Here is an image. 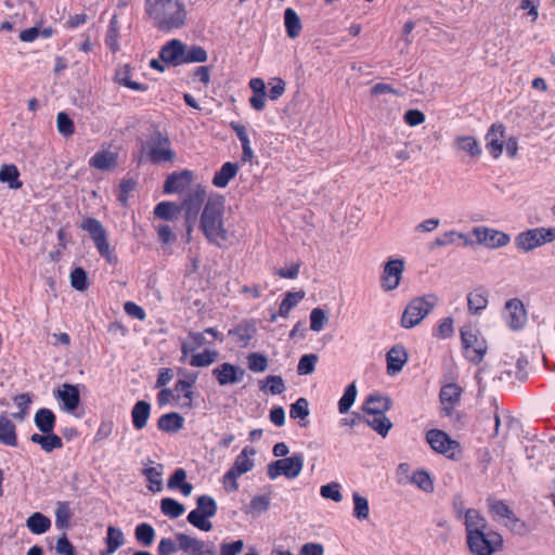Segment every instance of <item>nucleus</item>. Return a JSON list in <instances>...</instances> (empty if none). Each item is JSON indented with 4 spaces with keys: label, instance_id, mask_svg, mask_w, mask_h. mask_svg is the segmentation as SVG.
Listing matches in <instances>:
<instances>
[{
    "label": "nucleus",
    "instance_id": "b1692460",
    "mask_svg": "<svg viewBox=\"0 0 555 555\" xmlns=\"http://www.w3.org/2000/svg\"><path fill=\"white\" fill-rule=\"evenodd\" d=\"M452 145L457 153H465L470 158H478L482 153L479 142L473 135H459Z\"/></svg>",
    "mask_w": 555,
    "mask_h": 555
},
{
    "label": "nucleus",
    "instance_id": "de8ad7c7",
    "mask_svg": "<svg viewBox=\"0 0 555 555\" xmlns=\"http://www.w3.org/2000/svg\"><path fill=\"white\" fill-rule=\"evenodd\" d=\"M209 516H204L203 512L198 508L191 511L186 517L188 521L195 528L208 532L212 529V522Z\"/></svg>",
    "mask_w": 555,
    "mask_h": 555
},
{
    "label": "nucleus",
    "instance_id": "423d86ee",
    "mask_svg": "<svg viewBox=\"0 0 555 555\" xmlns=\"http://www.w3.org/2000/svg\"><path fill=\"white\" fill-rule=\"evenodd\" d=\"M553 242H555V228L544 227L528 229L514 238L515 247L526 254Z\"/></svg>",
    "mask_w": 555,
    "mask_h": 555
},
{
    "label": "nucleus",
    "instance_id": "e433bc0d",
    "mask_svg": "<svg viewBox=\"0 0 555 555\" xmlns=\"http://www.w3.org/2000/svg\"><path fill=\"white\" fill-rule=\"evenodd\" d=\"M116 154L111 151H99L90 159V166L100 170H108L116 166Z\"/></svg>",
    "mask_w": 555,
    "mask_h": 555
},
{
    "label": "nucleus",
    "instance_id": "c756f323",
    "mask_svg": "<svg viewBox=\"0 0 555 555\" xmlns=\"http://www.w3.org/2000/svg\"><path fill=\"white\" fill-rule=\"evenodd\" d=\"M151 415V404L145 400L138 401L131 410L133 427L137 430L143 429Z\"/></svg>",
    "mask_w": 555,
    "mask_h": 555
},
{
    "label": "nucleus",
    "instance_id": "1a4fd4ad",
    "mask_svg": "<svg viewBox=\"0 0 555 555\" xmlns=\"http://www.w3.org/2000/svg\"><path fill=\"white\" fill-rule=\"evenodd\" d=\"M462 347L465 350V358L472 363L478 364L487 352V343L479 338L478 331L470 325L463 326L460 331Z\"/></svg>",
    "mask_w": 555,
    "mask_h": 555
},
{
    "label": "nucleus",
    "instance_id": "39448f33",
    "mask_svg": "<svg viewBox=\"0 0 555 555\" xmlns=\"http://www.w3.org/2000/svg\"><path fill=\"white\" fill-rule=\"evenodd\" d=\"M255 455V448L246 446L235 457L233 465L222 477V483L224 485L227 491L235 492L238 490L237 479L244 474H247L254 469Z\"/></svg>",
    "mask_w": 555,
    "mask_h": 555
},
{
    "label": "nucleus",
    "instance_id": "bf43d9fd",
    "mask_svg": "<svg viewBox=\"0 0 555 555\" xmlns=\"http://www.w3.org/2000/svg\"><path fill=\"white\" fill-rule=\"evenodd\" d=\"M304 292L287 293L280 305L279 313L286 317L288 312L304 298Z\"/></svg>",
    "mask_w": 555,
    "mask_h": 555
},
{
    "label": "nucleus",
    "instance_id": "79ce46f5",
    "mask_svg": "<svg viewBox=\"0 0 555 555\" xmlns=\"http://www.w3.org/2000/svg\"><path fill=\"white\" fill-rule=\"evenodd\" d=\"M73 512L68 502H57L55 509V525L59 529L66 530L69 527V521Z\"/></svg>",
    "mask_w": 555,
    "mask_h": 555
},
{
    "label": "nucleus",
    "instance_id": "a18cd8bd",
    "mask_svg": "<svg viewBox=\"0 0 555 555\" xmlns=\"http://www.w3.org/2000/svg\"><path fill=\"white\" fill-rule=\"evenodd\" d=\"M155 529L147 522L139 524L134 530L137 541L143 546H150L155 539Z\"/></svg>",
    "mask_w": 555,
    "mask_h": 555
},
{
    "label": "nucleus",
    "instance_id": "393cba45",
    "mask_svg": "<svg viewBox=\"0 0 555 555\" xmlns=\"http://www.w3.org/2000/svg\"><path fill=\"white\" fill-rule=\"evenodd\" d=\"M114 82L134 91L145 92L147 86L132 80V69L129 64L118 66L114 74Z\"/></svg>",
    "mask_w": 555,
    "mask_h": 555
},
{
    "label": "nucleus",
    "instance_id": "f8f14e48",
    "mask_svg": "<svg viewBox=\"0 0 555 555\" xmlns=\"http://www.w3.org/2000/svg\"><path fill=\"white\" fill-rule=\"evenodd\" d=\"M179 550L188 555H217V547L212 541H204L186 533H177Z\"/></svg>",
    "mask_w": 555,
    "mask_h": 555
},
{
    "label": "nucleus",
    "instance_id": "c03bdc74",
    "mask_svg": "<svg viewBox=\"0 0 555 555\" xmlns=\"http://www.w3.org/2000/svg\"><path fill=\"white\" fill-rule=\"evenodd\" d=\"M160 511L164 515L175 519L180 517L185 512V507L175 499L164 498L160 501Z\"/></svg>",
    "mask_w": 555,
    "mask_h": 555
},
{
    "label": "nucleus",
    "instance_id": "cd10ccee",
    "mask_svg": "<svg viewBox=\"0 0 555 555\" xmlns=\"http://www.w3.org/2000/svg\"><path fill=\"white\" fill-rule=\"evenodd\" d=\"M30 441L39 444L47 453L63 448L62 439L57 435L53 434V431H50V434H33L30 436Z\"/></svg>",
    "mask_w": 555,
    "mask_h": 555
},
{
    "label": "nucleus",
    "instance_id": "20e7f679",
    "mask_svg": "<svg viewBox=\"0 0 555 555\" xmlns=\"http://www.w3.org/2000/svg\"><path fill=\"white\" fill-rule=\"evenodd\" d=\"M438 298L434 294H427L413 298L401 315L400 324L403 328H412L418 325L435 308Z\"/></svg>",
    "mask_w": 555,
    "mask_h": 555
},
{
    "label": "nucleus",
    "instance_id": "72a5a7b5",
    "mask_svg": "<svg viewBox=\"0 0 555 555\" xmlns=\"http://www.w3.org/2000/svg\"><path fill=\"white\" fill-rule=\"evenodd\" d=\"M256 334V326L251 322H245L229 331V335L236 337L240 347H246Z\"/></svg>",
    "mask_w": 555,
    "mask_h": 555
},
{
    "label": "nucleus",
    "instance_id": "ea45409f",
    "mask_svg": "<svg viewBox=\"0 0 555 555\" xmlns=\"http://www.w3.org/2000/svg\"><path fill=\"white\" fill-rule=\"evenodd\" d=\"M455 237L463 240L464 245H466V246H469L473 244V242L467 237L466 234L457 232L455 230H450V231L443 233L441 236L437 237L433 242L431 248L451 245L455 242Z\"/></svg>",
    "mask_w": 555,
    "mask_h": 555
},
{
    "label": "nucleus",
    "instance_id": "3c124183",
    "mask_svg": "<svg viewBox=\"0 0 555 555\" xmlns=\"http://www.w3.org/2000/svg\"><path fill=\"white\" fill-rule=\"evenodd\" d=\"M412 483L426 493L434 492V481L427 470L421 469L413 473L411 477Z\"/></svg>",
    "mask_w": 555,
    "mask_h": 555
},
{
    "label": "nucleus",
    "instance_id": "f257e3e1",
    "mask_svg": "<svg viewBox=\"0 0 555 555\" xmlns=\"http://www.w3.org/2000/svg\"><path fill=\"white\" fill-rule=\"evenodd\" d=\"M465 541L470 555H495L504 547L502 534L488 526L487 519L475 508L464 515Z\"/></svg>",
    "mask_w": 555,
    "mask_h": 555
},
{
    "label": "nucleus",
    "instance_id": "473e14b6",
    "mask_svg": "<svg viewBox=\"0 0 555 555\" xmlns=\"http://www.w3.org/2000/svg\"><path fill=\"white\" fill-rule=\"evenodd\" d=\"M238 171V166L234 163L227 162L222 165L212 178V184L217 188H225Z\"/></svg>",
    "mask_w": 555,
    "mask_h": 555
},
{
    "label": "nucleus",
    "instance_id": "5701e85b",
    "mask_svg": "<svg viewBox=\"0 0 555 555\" xmlns=\"http://www.w3.org/2000/svg\"><path fill=\"white\" fill-rule=\"evenodd\" d=\"M55 397L62 402L63 409L67 412H73L80 403L79 390L77 386L72 384H63Z\"/></svg>",
    "mask_w": 555,
    "mask_h": 555
},
{
    "label": "nucleus",
    "instance_id": "0eeeda50",
    "mask_svg": "<svg viewBox=\"0 0 555 555\" xmlns=\"http://www.w3.org/2000/svg\"><path fill=\"white\" fill-rule=\"evenodd\" d=\"M142 153H146L153 164L171 163L176 158L168 135L160 131H154L150 135L142 149Z\"/></svg>",
    "mask_w": 555,
    "mask_h": 555
},
{
    "label": "nucleus",
    "instance_id": "338daca9",
    "mask_svg": "<svg viewBox=\"0 0 555 555\" xmlns=\"http://www.w3.org/2000/svg\"><path fill=\"white\" fill-rule=\"evenodd\" d=\"M503 525L519 535H525L528 532L526 522L519 519L514 513L511 515V518L503 521Z\"/></svg>",
    "mask_w": 555,
    "mask_h": 555
},
{
    "label": "nucleus",
    "instance_id": "f03ea898",
    "mask_svg": "<svg viewBox=\"0 0 555 555\" xmlns=\"http://www.w3.org/2000/svg\"><path fill=\"white\" fill-rule=\"evenodd\" d=\"M224 212V196L214 194L207 198L199 217V230L209 244L218 247H221L229 240Z\"/></svg>",
    "mask_w": 555,
    "mask_h": 555
},
{
    "label": "nucleus",
    "instance_id": "aec40b11",
    "mask_svg": "<svg viewBox=\"0 0 555 555\" xmlns=\"http://www.w3.org/2000/svg\"><path fill=\"white\" fill-rule=\"evenodd\" d=\"M159 59L163 63L179 66L183 64V42L179 39H172L167 42L159 51Z\"/></svg>",
    "mask_w": 555,
    "mask_h": 555
},
{
    "label": "nucleus",
    "instance_id": "680f3d73",
    "mask_svg": "<svg viewBox=\"0 0 555 555\" xmlns=\"http://www.w3.org/2000/svg\"><path fill=\"white\" fill-rule=\"evenodd\" d=\"M261 390H269L272 395H281L285 390V384L281 376L269 375L264 379Z\"/></svg>",
    "mask_w": 555,
    "mask_h": 555
},
{
    "label": "nucleus",
    "instance_id": "13d9d810",
    "mask_svg": "<svg viewBox=\"0 0 555 555\" xmlns=\"http://www.w3.org/2000/svg\"><path fill=\"white\" fill-rule=\"evenodd\" d=\"M196 508L203 512L204 516H209L211 518L217 514L218 505L214 498L209 495H201L196 500Z\"/></svg>",
    "mask_w": 555,
    "mask_h": 555
},
{
    "label": "nucleus",
    "instance_id": "8fccbe9b",
    "mask_svg": "<svg viewBox=\"0 0 555 555\" xmlns=\"http://www.w3.org/2000/svg\"><path fill=\"white\" fill-rule=\"evenodd\" d=\"M357 393L358 390L354 382L346 387L343 397L338 401V411L340 414H346L350 410L356 401Z\"/></svg>",
    "mask_w": 555,
    "mask_h": 555
},
{
    "label": "nucleus",
    "instance_id": "a878e982",
    "mask_svg": "<svg viewBox=\"0 0 555 555\" xmlns=\"http://www.w3.org/2000/svg\"><path fill=\"white\" fill-rule=\"evenodd\" d=\"M363 422L374 431L385 438L392 428V422L386 416V413L370 414L364 413Z\"/></svg>",
    "mask_w": 555,
    "mask_h": 555
},
{
    "label": "nucleus",
    "instance_id": "a19ab883",
    "mask_svg": "<svg viewBox=\"0 0 555 555\" xmlns=\"http://www.w3.org/2000/svg\"><path fill=\"white\" fill-rule=\"evenodd\" d=\"M284 21L288 37H298L301 30V23L298 14L293 9L287 8L284 13Z\"/></svg>",
    "mask_w": 555,
    "mask_h": 555
},
{
    "label": "nucleus",
    "instance_id": "a211bd4d",
    "mask_svg": "<svg viewBox=\"0 0 555 555\" xmlns=\"http://www.w3.org/2000/svg\"><path fill=\"white\" fill-rule=\"evenodd\" d=\"M244 370L232 363L224 362L212 370V375L220 386L241 383L244 378Z\"/></svg>",
    "mask_w": 555,
    "mask_h": 555
},
{
    "label": "nucleus",
    "instance_id": "7c9ffc66",
    "mask_svg": "<svg viewBox=\"0 0 555 555\" xmlns=\"http://www.w3.org/2000/svg\"><path fill=\"white\" fill-rule=\"evenodd\" d=\"M184 424V418L177 412L162 415L157 421V427L162 431L178 433Z\"/></svg>",
    "mask_w": 555,
    "mask_h": 555
},
{
    "label": "nucleus",
    "instance_id": "5fc2aeb1",
    "mask_svg": "<svg viewBox=\"0 0 555 555\" xmlns=\"http://www.w3.org/2000/svg\"><path fill=\"white\" fill-rule=\"evenodd\" d=\"M194 380L188 382L184 379H179L175 385V391L183 395L184 401L182 402V406L192 408L193 406V390L192 385Z\"/></svg>",
    "mask_w": 555,
    "mask_h": 555
},
{
    "label": "nucleus",
    "instance_id": "2f4dec72",
    "mask_svg": "<svg viewBox=\"0 0 555 555\" xmlns=\"http://www.w3.org/2000/svg\"><path fill=\"white\" fill-rule=\"evenodd\" d=\"M35 425L42 434H50L53 431L56 417L50 409H39L34 417Z\"/></svg>",
    "mask_w": 555,
    "mask_h": 555
},
{
    "label": "nucleus",
    "instance_id": "c9c22d12",
    "mask_svg": "<svg viewBox=\"0 0 555 555\" xmlns=\"http://www.w3.org/2000/svg\"><path fill=\"white\" fill-rule=\"evenodd\" d=\"M20 172L15 165L13 164H4L0 168V182L8 183L10 189H21L23 186L22 181H20Z\"/></svg>",
    "mask_w": 555,
    "mask_h": 555
},
{
    "label": "nucleus",
    "instance_id": "9d476101",
    "mask_svg": "<svg viewBox=\"0 0 555 555\" xmlns=\"http://www.w3.org/2000/svg\"><path fill=\"white\" fill-rule=\"evenodd\" d=\"M304 459L301 454H294L289 457L279 459L268 464V477L272 480L280 476L294 479L302 470Z\"/></svg>",
    "mask_w": 555,
    "mask_h": 555
},
{
    "label": "nucleus",
    "instance_id": "4c0bfd02",
    "mask_svg": "<svg viewBox=\"0 0 555 555\" xmlns=\"http://www.w3.org/2000/svg\"><path fill=\"white\" fill-rule=\"evenodd\" d=\"M461 396L462 388L456 384L444 385L439 393L441 404H459Z\"/></svg>",
    "mask_w": 555,
    "mask_h": 555
},
{
    "label": "nucleus",
    "instance_id": "09e8293b",
    "mask_svg": "<svg viewBox=\"0 0 555 555\" xmlns=\"http://www.w3.org/2000/svg\"><path fill=\"white\" fill-rule=\"evenodd\" d=\"M353 516L359 520H365L370 515V506L366 498L361 495L359 492H353Z\"/></svg>",
    "mask_w": 555,
    "mask_h": 555
},
{
    "label": "nucleus",
    "instance_id": "bb28decb",
    "mask_svg": "<svg viewBox=\"0 0 555 555\" xmlns=\"http://www.w3.org/2000/svg\"><path fill=\"white\" fill-rule=\"evenodd\" d=\"M0 443L7 447H17V434L15 424L5 414H0Z\"/></svg>",
    "mask_w": 555,
    "mask_h": 555
},
{
    "label": "nucleus",
    "instance_id": "774afa93",
    "mask_svg": "<svg viewBox=\"0 0 555 555\" xmlns=\"http://www.w3.org/2000/svg\"><path fill=\"white\" fill-rule=\"evenodd\" d=\"M503 525L519 535H525L528 532L526 522L519 519L514 513L511 515V518L503 521Z\"/></svg>",
    "mask_w": 555,
    "mask_h": 555
},
{
    "label": "nucleus",
    "instance_id": "6e6552de",
    "mask_svg": "<svg viewBox=\"0 0 555 555\" xmlns=\"http://www.w3.org/2000/svg\"><path fill=\"white\" fill-rule=\"evenodd\" d=\"M80 227L82 230L87 231L90 234L99 254L108 263H116L117 258L111 249V246L107 241L106 231H105L103 224L101 223V221H99L95 218L89 217V218L83 219Z\"/></svg>",
    "mask_w": 555,
    "mask_h": 555
},
{
    "label": "nucleus",
    "instance_id": "7ed1b4c3",
    "mask_svg": "<svg viewBox=\"0 0 555 555\" xmlns=\"http://www.w3.org/2000/svg\"><path fill=\"white\" fill-rule=\"evenodd\" d=\"M145 11L160 31H171L186 24L188 11L181 0H145Z\"/></svg>",
    "mask_w": 555,
    "mask_h": 555
},
{
    "label": "nucleus",
    "instance_id": "f704fd0d",
    "mask_svg": "<svg viewBox=\"0 0 555 555\" xmlns=\"http://www.w3.org/2000/svg\"><path fill=\"white\" fill-rule=\"evenodd\" d=\"M26 526L34 534H42L51 528V520L46 515L35 512L27 518Z\"/></svg>",
    "mask_w": 555,
    "mask_h": 555
},
{
    "label": "nucleus",
    "instance_id": "2eb2a0df",
    "mask_svg": "<svg viewBox=\"0 0 555 555\" xmlns=\"http://www.w3.org/2000/svg\"><path fill=\"white\" fill-rule=\"evenodd\" d=\"M426 441L431 449L441 454H446L449 457L453 456V450L459 448V442L451 439L448 434L439 429H430L426 433Z\"/></svg>",
    "mask_w": 555,
    "mask_h": 555
},
{
    "label": "nucleus",
    "instance_id": "dca6fc26",
    "mask_svg": "<svg viewBox=\"0 0 555 555\" xmlns=\"http://www.w3.org/2000/svg\"><path fill=\"white\" fill-rule=\"evenodd\" d=\"M503 315L506 324L512 330L521 328L527 320L526 310L521 300L513 298L506 301Z\"/></svg>",
    "mask_w": 555,
    "mask_h": 555
},
{
    "label": "nucleus",
    "instance_id": "49530a36",
    "mask_svg": "<svg viewBox=\"0 0 555 555\" xmlns=\"http://www.w3.org/2000/svg\"><path fill=\"white\" fill-rule=\"evenodd\" d=\"M218 357V351L206 349L203 352L192 354L190 365L194 367H206L216 362Z\"/></svg>",
    "mask_w": 555,
    "mask_h": 555
},
{
    "label": "nucleus",
    "instance_id": "e2e57ef3",
    "mask_svg": "<svg viewBox=\"0 0 555 555\" xmlns=\"http://www.w3.org/2000/svg\"><path fill=\"white\" fill-rule=\"evenodd\" d=\"M289 415L292 418L306 420L309 416V402L306 398H299L291 405Z\"/></svg>",
    "mask_w": 555,
    "mask_h": 555
},
{
    "label": "nucleus",
    "instance_id": "69168bd1",
    "mask_svg": "<svg viewBox=\"0 0 555 555\" xmlns=\"http://www.w3.org/2000/svg\"><path fill=\"white\" fill-rule=\"evenodd\" d=\"M248 367L250 371L256 373H262L267 370L268 360L261 353H250L248 356Z\"/></svg>",
    "mask_w": 555,
    "mask_h": 555
},
{
    "label": "nucleus",
    "instance_id": "052dcab7",
    "mask_svg": "<svg viewBox=\"0 0 555 555\" xmlns=\"http://www.w3.org/2000/svg\"><path fill=\"white\" fill-rule=\"evenodd\" d=\"M118 36H119L118 17H117V15H114L109 22L108 30L106 34V44L114 52L119 49Z\"/></svg>",
    "mask_w": 555,
    "mask_h": 555
},
{
    "label": "nucleus",
    "instance_id": "4be33fe9",
    "mask_svg": "<svg viewBox=\"0 0 555 555\" xmlns=\"http://www.w3.org/2000/svg\"><path fill=\"white\" fill-rule=\"evenodd\" d=\"M192 178L193 172L190 170L173 172L167 177L164 184V192L168 194L181 193L190 185Z\"/></svg>",
    "mask_w": 555,
    "mask_h": 555
},
{
    "label": "nucleus",
    "instance_id": "412c9836",
    "mask_svg": "<svg viewBox=\"0 0 555 555\" xmlns=\"http://www.w3.org/2000/svg\"><path fill=\"white\" fill-rule=\"evenodd\" d=\"M392 406V400L388 396H383L379 392L370 393L362 406L364 413L379 414L386 413Z\"/></svg>",
    "mask_w": 555,
    "mask_h": 555
},
{
    "label": "nucleus",
    "instance_id": "58836bf2",
    "mask_svg": "<svg viewBox=\"0 0 555 555\" xmlns=\"http://www.w3.org/2000/svg\"><path fill=\"white\" fill-rule=\"evenodd\" d=\"M488 305V296L485 292L476 289L468 294L467 306L468 310L473 314H477L482 311Z\"/></svg>",
    "mask_w": 555,
    "mask_h": 555
},
{
    "label": "nucleus",
    "instance_id": "37998d69",
    "mask_svg": "<svg viewBox=\"0 0 555 555\" xmlns=\"http://www.w3.org/2000/svg\"><path fill=\"white\" fill-rule=\"evenodd\" d=\"M207 52L199 46L186 47L183 44V64L186 63H204L207 61Z\"/></svg>",
    "mask_w": 555,
    "mask_h": 555
},
{
    "label": "nucleus",
    "instance_id": "0e129e2a",
    "mask_svg": "<svg viewBox=\"0 0 555 555\" xmlns=\"http://www.w3.org/2000/svg\"><path fill=\"white\" fill-rule=\"evenodd\" d=\"M56 127L59 132L65 137L72 135L75 132V126L73 120L64 112L57 114Z\"/></svg>",
    "mask_w": 555,
    "mask_h": 555
},
{
    "label": "nucleus",
    "instance_id": "4d7b16f0",
    "mask_svg": "<svg viewBox=\"0 0 555 555\" xmlns=\"http://www.w3.org/2000/svg\"><path fill=\"white\" fill-rule=\"evenodd\" d=\"M178 211V206L171 202H162L154 208V215L164 220H173Z\"/></svg>",
    "mask_w": 555,
    "mask_h": 555
},
{
    "label": "nucleus",
    "instance_id": "864d4df0",
    "mask_svg": "<svg viewBox=\"0 0 555 555\" xmlns=\"http://www.w3.org/2000/svg\"><path fill=\"white\" fill-rule=\"evenodd\" d=\"M488 506L494 518L502 522L511 518V515L514 513L509 506L501 500H488Z\"/></svg>",
    "mask_w": 555,
    "mask_h": 555
},
{
    "label": "nucleus",
    "instance_id": "6ab92c4d",
    "mask_svg": "<svg viewBox=\"0 0 555 555\" xmlns=\"http://www.w3.org/2000/svg\"><path fill=\"white\" fill-rule=\"evenodd\" d=\"M409 360V353L404 346L396 345L386 353L387 374L396 376L400 373Z\"/></svg>",
    "mask_w": 555,
    "mask_h": 555
},
{
    "label": "nucleus",
    "instance_id": "6e6d98bb",
    "mask_svg": "<svg viewBox=\"0 0 555 555\" xmlns=\"http://www.w3.org/2000/svg\"><path fill=\"white\" fill-rule=\"evenodd\" d=\"M88 273L80 267L75 268L70 272V285L73 288L79 292H83L88 288Z\"/></svg>",
    "mask_w": 555,
    "mask_h": 555
},
{
    "label": "nucleus",
    "instance_id": "4468645a",
    "mask_svg": "<svg viewBox=\"0 0 555 555\" xmlns=\"http://www.w3.org/2000/svg\"><path fill=\"white\" fill-rule=\"evenodd\" d=\"M206 192L202 188H197L188 195L182 202V209L185 212V224L186 231L190 234L193 228V223L197 221L198 212L202 205H205Z\"/></svg>",
    "mask_w": 555,
    "mask_h": 555
},
{
    "label": "nucleus",
    "instance_id": "603ef678",
    "mask_svg": "<svg viewBox=\"0 0 555 555\" xmlns=\"http://www.w3.org/2000/svg\"><path fill=\"white\" fill-rule=\"evenodd\" d=\"M162 468L163 466L158 465L157 467H149L143 470V475L150 482L149 490L152 492H159L163 489Z\"/></svg>",
    "mask_w": 555,
    "mask_h": 555
},
{
    "label": "nucleus",
    "instance_id": "f3484780",
    "mask_svg": "<svg viewBox=\"0 0 555 555\" xmlns=\"http://www.w3.org/2000/svg\"><path fill=\"white\" fill-rule=\"evenodd\" d=\"M505 126L501 122L493 124L486 134V149L489 154L498 159L504 150Z\"/></svg>",
    "mask_w": 555,
    "mask_h": 555
},
{
    "label": "nucleus",
    "instance_id": "ddd939ff",
    "mask_svg": "<svg viewBox=\"0 0 555 555\" xmlns=\"http://www.w3.org/2000/svg\"><path fill=\"white\" fill-rule=\"evenodd\" d=\"M477 243L490 249H498L509 244V234L488 227H476L472 230Z\"/></svg>",
    "mask_w": 555,
    "mask_h": 555
},
{
    "label": "nucleus",
    "instance_id": "9b49d317",
    "mask_svg": "<svg viewBox=\"0 0 555 555\" xmlns=\"http://www.w3.org/2000/svg\"><path fill=\"white\" fill-rule=\"evenodd\" d=\"M404 272V260L402 258H389L383 266L380 274V287L385 292L397 289Z\"/></svg>",
    "mask_w": 555,
    "mask_h": 555
},
{
    "label": "nucleus",
    "instance_id": "c85d7f7f",
    "mask_svg": "<svg viewBox=\"0 0 555 555\" xmlns=\"http://www.w3.org/2000/svg\"><path fill=\"white\" fill-rule=\"evenodd\" d=\"M106 548L101 551V555H113L125 544V534L120 528L108 526L105 538Z\"/></svg>",
    "mask_w": 555,
    "mask_h": 555
}]
</instances>
